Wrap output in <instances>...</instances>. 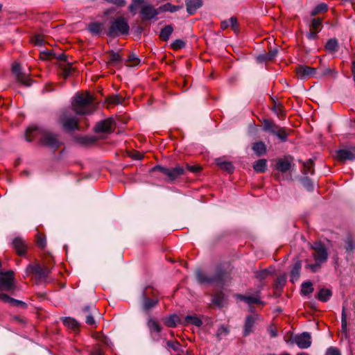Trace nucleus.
Segmentation results:
<instances>
[{"label":"nucleus","instance_id":"f257e3e1","mask_svg":"<svg viewBox=\"0 0 355 355\" xmlns=\"http://www.w3.org/2000/svg\"><path fill=\"white\" fill-rule=\"evenodd\" d=\"M15 275L13 271L9 270L0 272V300L3 302L10 304L13 306L26 308V304L21 300H15L3 292H11L15 289Z\"/></svg>","mask_w":355,"mask_h":355},{"label":"nucleus","instance_id":"f03ea898","mask_svg":"<svg viewBox=\"0 0 355 355\" xmlns=\"http://www.w3.org/2000/svg\"><path fill=\"white\" fill-rule=\"evenodd\" d=\"M40 137L42 144L51 149H57L61 144L58 135L51 131L39 128L37 126H30L26 132V139L31 141L34 137Z\"/></svg>","mask_w":355,"mask_h":355},{"label":"nucleus","instance_id":"7ed1b4c3","mask_svg":"<svg viewBox=\"0 0 355 355\" xmlns=\"http://www.w3.org/2000/svg\"><path fill=\"white\" fill-rule=\"evenodd\" d=\"M94 98L89 92L77 93L71 101L73 110L78 115L92 114L96 108Z\"/></svg>","mask_w":355,"mask_h":355},{"label":"nucleus","instance_id":"20e7f679","mask_svg":"<svg viewBox=\"0 0 355 355\" xmlns=\"http://www.w3.org/2000/svg\"><path fill=\"white\" fill-rule=\"evenodd\" d=\"M129 29L127 20L123 17H119L110 22L107 34L110 37H115L119 35H127Z\"/></svg>","mask_w":355,"mask_h":355},{"label":"nucleus","instance_id":"39448f33","mask_svg":"<svg viewBox=\"0 0 355 355\" xmlns=\"http://www.w3.org/2000/svg\"><path fill=\"white\" fill-rule=\"evenodd\" d=\"M224 275L225 273L221 270H218L214 275L204 273L200 270H196V278L198 282L204 284L221 283L223 280Z\"/></svg>","mask_w":355,"mask_h":355},{"label":"nucleus","instance_id":"423d86ee","mask_svg":"<svg viewBox=\"0 0 355 355\" xmlns=\"http://www.w3.org/2000/svg\"><path fill=\"white\" fill-rule=\"evenodd\" d=\"M154 171H159L167 177L168 182H173L181 175L184 174L183 166H177L174 168H166L161 166H156L153 168Z\"/></svg>","mask_w":355,"mask_h":355},{"label":"nucleus","instance_id":"0eeeda50","mask_svg":"<svg viewBox=\"0 0 355 355\" xmlns=\"http://www.w3.org/2000/svg\"><path fill=\"white\" fill-rule=\"evenodd\" d=\"M49 266H41L38 263L29 264L26 268L25 273L27 276L35 274L39 280H45L51 273Z\"/></svg>","mask_w":355,"mask_h":355},{"label":"nucleus","instance_id":"6e6552de","mask_svg":"<svg viewBox=\"0 0 355 355\" xmlns=\"http://www.w3.org/2000/svg\"><path fill=\"white\" fill-rule=\"evenodd\" d=\"M60 121L63 128L67 131L79 130L78 120L76 116H72L68 110L62 112L60 116Z\"/></svg>","mask_w":355,"mask_h":355},{"label":"nucleus","instance_id":"1a4fd4ad","mask_svg":"<svg viewBox=\"0 0 355 355\" xmlns=\"http://www.w3.org/2000/svg\"><path fill=\"white\" fill-rule=\"evenodd\" d=\"M159 13V7L155 8L153 5L148 3L143 5L140 10V17L143 21L156 19Z\"/></svg>","mask_w":355,"mask_h":355},{"label":"nucleus","instance_id":"9d476101","mask_svg":"<svg viewBox=\"0 0 355 355\" xmlns=\"http://www.w3.org/2000/svg\"><path fill=\"white\" fill-rule=\"evenodd\" d=\"M312 249L313 250V257L317 263H324L328 258V253L326 248L320 242L315 243Z\"/></svg>","mask_w":355,"mask_h":355},{"label":"nucleus","instance_id":"9b49d317","mask_svg":"<svg viewBox=\"0 0 355 355\" xmlns=\"http://www.w3.org/2000/svg\"><path fill=\"white\" fill-rule=\"evenodd\" d=\"M336 159L340 162L355 159V147L340 149L336 152Z\"/></svg>","mask_w":355,"mask_h":355},{"label":"nucleus","instance_id":"f8f14e48","mask_svg":"<svg viewBox=\"0 0 355 355\" xmlns=\"http://www.w3.org/2000/svg\"><path fill=\"white\" fill-rule=\"evenodd\" d=\"M236 299L246 302L249 305L252 304H263L264 303L261 300L260 292L257 291L255 293L248 295L236 294Z\"/></svg>","mask_w":355,"mask_h":355},{"label":"nucleus","instance_id":"ddd939ff","mask_svg":"<svg viewBox=\"0 0 355 355\" xmlns=\"http://www.w3.org/2000/svg\"><path fill=\"white\" fill-rule=\"evenodd\" d=\"M12 71L15 73L17 80L22 85L26 87H28L31 85V78L27 75L21 71V67L18 63H14L12 64Z\"/></svg>","mask_w":355,"mask_h":355},{"label":"nucleus","instance_id":"4468645a","mask_svg":"<svg viewBox=\"0 0 355 355\" xmlns=\"http://www.w3.org/2000/svg\"><path fill=\"white\" fill-rule=\"evenodd\" d=\"M311 335L308 332H303L294 338V342L300 349H306L311 345Z\"/></svg>","mask_w":355,"mask_h":355},{"label":"nucleus","instance_id":"2eb2a0df","mask_svg":"<svg viewBox=\"0 0 355 355\" xmlns=\"http://www.w3.org/2000/svg\"><path fill=\"white\" fill-rule=\"evenodd\" d=\"M82 313L85 318V322L88 325L94 326L96 324L94 315L97 313V310L94 306H85L82 310Z\"/></svg>","mask_w":355,"mask_h":355},{"label":"nucleus","instance_id":"dca6fc26","mask_svg":"<svg viewBox=\"0 0 355 355\" xmlns=\"http://www.w3.org/2000/svg\"><path fill=\"white\" fill-rule=\"evenodd\" d=\"M297 75L302 79L309 78L313 76L317 77L316 69L309 66H300L296 69Z\"/></svg>","mask_w":355,"mask_h":355},{"label":"nucleus","instance_id":"f3484780","mask_svg":"<svg viewBox=\"0 0 355 355\" xmlns=\"http://www.w3.org/2000/svg\"><path fill=\"white\" fill-rule=\"evenodd\" d=\"M114 122V121L112 118L99 121L95 126V131L98 133L109 132L111 131Z\"/></svg>","mask_w":355,"mask_h":355},{"label":"nucleus","instance_id":"a211bd4d","mask_svg":"<svg viewBox=\"0 0 355 355\" xmlns=\"http://www.w3.org/2000/svg\"><path fill=\"white\" fill-rule=\"evenodd\" d=\"M12 245L18 255L23 256L26 254L27 246L22 238L15 237L12 240Z\"/></svg>","mask_w":355,"mask_h":355},{"label":"nucleus","instance_id":"6ab92c4d","mask_svg":"<svg viewBox=\"0 0 355 355\" xmlns=\"http://www.w3.org/2000/svg\"><path fill=\"white\" fill-rule=\"evenodd\" d=\"M187 12L189 15H193L200 8L203 2L202 0H185Z\"/></svg>","mask_w":355,"mask_h":355},{"label":"nucleus","instance_id":"aec40b11","mask_svg":"<svg viewBox=\"0 0 355 355\" xmlns=\"http://www.w3.org/2000/svg\"><path fill=\"white\" fill-rule=\"evenodd\" d=\"M211 302L216 306L223 308L227 304V299L225 294L220 291L213 295Z\"/></svg>","mask_w":355,"mask_h":355},{"label":"nucleus","instance_id":"412c9836","mask_svg":"<svg viewBox=\"0 0 355 355\" xmlns=\"http://www.w3.org/2000/svg\"><path fill=\"white\" fill-rule=\"evenodd\" d=\"M257 318H258L257 315H248L246 317L245 321V325H244V331H243L244 336H247L250 333L252 332V331H253L252 328H253Z\"/></svg>","mask_w":355,"mask_h":355},{"label":"nucleus","instance_id":"4be33fe9","mask_svg":"<svg viewBox=\"0 0 355 355\" xmlns=\"http://www.w3.org/2000/svg\"><path fill=\"white\" fill-rule=\"evenodd\" d=\"M291 163L286 158H284V159L281 158L277 161L276 168L277 171H279L281 173H284L288 172L291 169Z\"/></svg>","mask_w":355,"mask_h":355},{"label":"nucleus","instance_id":"5701e85b","mask_svg":"<svg viewBox=\"0 0 355 355\" xmlns=\"http://www.w3.org/2000/svg\"><path fill=\"white\" fill-rule=\"evenodd\" d=\"M104 28V25L101 22H92L88 25V31L94 35H99L101 34Z\"/></svg>","mask_w":355,"mask_h":355},{"label":"nucleus","instance_id":"b1692460","mask_svg":"<svg viewBox=\"0 0 355 355\" xmlns=\"http://www.w3.org/2000/svg\"><path fill=\"white\" fill-rule=\"evenodd\" d=\"M302 267V263L300 261H297L291 271V281L295 282L298 280L300 275V270Z\"/></svg>","mask_w":355,"mask_h":355},{"label":"nucleus","instance_id":"393cba45","mask_svg":"<svg viewBox=\"0 0 355 355\" xmlns=\"http://www.w3.org/2000/svg\"><path fill=\"white\" fill-rule=\"evenodd\" d=\"M143 299H144V303H143V309L145 311H148L153 307H154L157 303L158 300H152L147 297L146 291L143 292Z\"/></svg>","mask_w":355,"mask_h":355},{"label":"nucleus","instance_id":"a878e982","mask_svg":"<svg viewBox=\"0 0 355 355\" xmlns=\"http://www.w3.org/2000/svg\"><path fill=\"white\" fill-rule=\"evenodd\" d=\"M263 128L265 131L269 132L270 133L275 135L277 129L279 128L274 122L270 120L265 119L263 122Z\"/></svg>","mask_w":355,"mask_h":355},{"label":"nucleus","instance_id":"bb28decb","mask_svg":"<svg viewBox=\"0 0 355 355\" xmlns=\"http://www.w3.org/2000/svg\"><path fill=\"white\" fill-rule=\"evenodd\" d=\"M252 148L257 156H261L266 153V146L263 141L254 143Z\"/></svg>","mask_w":355,"mask_h":355},{"label":"nucleus","instance_id":"cd10ccee","mask_svg":"<svg viewBox=\"0 0 355 355\" xmlns=\"http://www.w3.org/2000/svg\"><path fill=\"white\" fill-rule=\"evenodd\" d=\"M238 21L236 17H231L228 20L223 21L220 24V28L223 30L227 28L229 26H231L234 31L236 32L237 30Z\"/></svg>","mask_w":355,"mask_h":355},{"label":"nucleus","instance_id":"c85d7f7f","mask_svg":"<svg viewBox=\"0 0 355 355\" xmlns=\"http://www.w3.org/2000/svg\"><path fill=\"white\" fill-rule=\"evenodd\" d=\"M346 309H347V305L345 304V303H344L343 305L342 315H341V331L343 334H345V336H347V331H348Z\"/></svg>","mask_w":355,"mask_h":355},{"label":"nucleus","instance_id":"c756f323","mask_svg":"<svg viewBox=\"0 0 355 355\" xmlns=\"http://www.w3.org/2000/svg\"><path fill=\"white\" fill-rule=\"evenodd\" d=\"M332 295V293L330 289L328 288H321L318 293L317 298L324 302H327Z\"/></svg>","mask_w":355,"mask_h":355},{"label":"nucleus","instance_id":"7c9ffc66","mask_svg":"<svg viewBox=\"0 0 355 355\" xmlns=\"http://www.w3.org/2000/svg\"><path fill=\"white\" fill-rule=\"evenodd\" d=\"M173 31V28L171 25L165 26L160 31L159 37L163 41H168Z\"/></svg>","mask_w":355,"mask_h":355},{"label":"nucleus","instance_id":"2f4dec72","mask_svg":"<svg viewBox=\"0 0 355 355\" xmlns=\"http://www.w3.org/2000/svg\"><path fill=\"white\" fill-rule=\"evenodd\" d=\"M322 20L320 18H313L310 24L309 30L319 33L322 30Z\"/></svg>","mask_w":355,"mask_h":355},{"label":"nucleus","instance_id":"473e14b6","mask_svg":"<svg viewBox=\"0 0 355 355\" xmlns=\"http://www.w3.org/2000/svg\"><path fill=\"white\" fill-rule=\"evenodd\" d=\"M182 8V6H175L173 5L170 3H165L159 7L160 12H175L178 11Z\"/></svg>","mask_w":355,"mask_h":355},{"label":"nucleus","instance_id":"72a5a7b5","mask_svg":"<svg viewBox=\"0 0 355 355\" xmlns=\"http://www.w3.org/2000/svg\"><path fill=\"white\" fill-rule=\"evenodd\" d=\"M266 160L264 159H261L255 162L253 165V168L257 173H263L266 170Z\"/></svg>","mask_w":355,"mask_h":355},{"label":"nucleus","instance_id":"f704fd0d","mask_svg":"<svg viewBox=\"0 0 355 355\" xmlns=\"http://www.w3.org/2000/svg\"><path fill=\"white\" fill-rule=\"evenodd\" d=\"M185 322L193 324L198 327L202 324V320L196 315H189L185 318Z\"/></svg>","mask_w":355,"mask_h":355},{"label":"nucleus","instance_id":"c9c22d12","mask_svg":"<svg viewBox=\"0 0 355 355\" xmlns=\"http://www.w3.org/2000/svg\"><path fill=\"white\" fill-rule=\"evenodd\" d=\"M179 322V317L175 315H171L164 319V324L168 327H175Z\"/></svg>","mask_w":355,"mask_h":355},{"label":"nucleus","instance_id":"e433bc0d","mask_svg":"<svg viewBox=\"0 0 355 355\" xmlns=\"http://www.w3.org/2000/svg\"><path fill=\"white\" fill-rule=\"evenodd\" d=\"M63 324L71 329H76L78 328V322L73 318L70 317H66L62 319Z\"/></svg>","mask_w":355,"mask_h":355},{"label":"nucleus","instance_id":"4c0bfd02","mask_svg":"<svg viewBox=\"0 0 355 355\" xmlns=\"http://www.w3.org/2000/svg\"><path fill=\"white\" fill-rule=\"evenodd\" d=\"M325 49L329 52H336L338 49V41L335 38L330 39L327 41Z\"/></svg>","mask_w":355,"mask_h":355},{"label":"nucleus","instance_id":"58836bf2","mask_svg":"<svg viewBox=\"0 0 355 355\" xmlns=\"http://www.w3.org/2000/svg\"><path fill=\"white\" fill-rule=\"evenodd\" d=\"M345 248L347 252H351L355 250V241L351 235H348L345 240Z\"/></svg>","mask_w":355,"mask_h":355},{"label":"nucleus","instance_id":"ea45409f","mask_svg":"<svg viewBox=\"0 0 355 355\" xmlns=\"http://www.w3.org/2000/svg\"><path fill=\"white\" fill-rule=\"evenodd\" d=\"M122 60L121 56L113 51L110 52L109 63L111 64H119Z\"/></svg>","mask_w":355,"mask_h":355},{"label":"nucleus","instance_id":"a19ab883","mask_svg":"<svg viewBox=\"0 0 355 355\" xmlns=\"http://www.w3.org/2000/svg\"><path fill=\"white\" fill-rule=\"evenodd\" d=\"M327 10V6L324 3L317 5L311 11V15L315 16L320 13L324 12Z\"/></svg>","mask_w":355,"mask_h":355},{"label":"nucleus","instance_id":"79ce46f5","mask_svg":"<svg viewBox=\"0 0 355 355\" xmlns=\"http://www.w3.org/2000/svg\"><path fill=\"white\" fill-rule=\"evenodd\" d=\"M313 291V285L311 282H306L302 284L301 292L303 295H307Z\"/></svg>","mask_w":355,"mask_h":355},{"label":"nucleus","instance_id":"37998d69","mask_svg":"<svg viewBox=\"0 0 355 355\" xmlns=\"http://www.w3.org/2000/svg\"><path fill=\"white\" fill-rule=\"evenodd\" d=\"M217 164L220 167L221 169L225 170L228 173H232L234 171V166L231 162L218 161Z\"/></svg>","mask_w":355,"mask_h":355},{"label":"nucleus","instance_id":"c03bdc74","mask_svg":"<svg viewBox=\"0 0 355 355\" xmlns=\"http://www.w3.org/2000/svg\"><path fill=\"white\" fill-rule=\"evenodd\" d=\"M313 162L311 159L307 160L304 163V173L305 175H312L313 173Z\"/></svg>","mask_w":355,"mask_h":355},{"label":"nucleus","instance_id":"a18cd8bd","mask_svg":"<svg viewBox=\"0 0 355 355\" xmlns=\"http://www.w3.org/2000/svg\"><path fill=\"white\" fill-rule=\"evenodd\" d=\"M274 135L277 136L282 141H286L288 134L285 128L279 127Z\"/></svg>","mask_w":355,"mask_h":355},{"label":"nucleus","instance_id":"49530a36","mask_svg":"<svg viewBox=\"0 0 355 355\" xmlns=\"http://www.w3.org/2000/svg\"><path fill=\"white\" fill-rule=\"evenodd\" d=\"M335 73L336 72L334 69L328 67L320 71L319 73L317 72V78H322L324 76H333Z\"/></svg>","mask_w":355,"mask_h":355},{"label":"nucleus","instance_id":"de8ad7c7","mask_svg":"<svg viewBox=\"0 0 355 355\" xmlns=\"http://www.w3.org/2000/svg\"><path fill=\"white\" fill-rule=\"evenodd\" d=\"M107 103L110 105H118L122 103V98L119 95H113L107 98Z\"/></svg>","mask_w":355,"mask_h":355},{"label":"nucleus","instance_id":"09e8293b","mask_svg":"<svg viewBox=\"0 0 355 355\" xmlns=\"http://www.w3.org/2000/svg\"><path fill=\"white\" fill-rule=\"evenodd\" d=\"M148 325L150 329L153 330L155 332L159 333L162 330L160 325L155 320L152 318L149 319L148 322Z\"/></svg>","mask_w":355,"mask_h":355},{"label":"nucleus","instance_id":"8fccbe9b","mask_svg":"<svg viewBox=\"0 0 355 355\" xmlns=\"http://www.w3.org/2000/svg\"><path fill=\"white\" fill-rule=\"evenodd\" d=\"M229 334V329L225 327H220L216 331V336L218 340H221L223 337L226 336Z\"/></svg>","mask_w":355,"mask_h":355},{"label":"nucleus","instance_id":"3c124183","mask_svg":"<svg viewBox=\"0 0 355 355\" xmlns=\"http://www.w3.org/2000/svg\"><path fill=\"white\" fill-rule=\"evenodd\" d=\"M139 63V59L135 55L130 54L128 60H127L126 65L128 67L136 66Z\"/></svg>","mask_w":355,"mask_h":355},{"label":"nucleus","instance_id":"603ef678","mask_svg":"<svg viewBox=\"0 0 355 355\" xmlns=\"http://www.w3.org/2000/svg\"><path fill=\"white\" fill-rule=\"evenodd\" d=\"M73 71V68L71 64H66L62 68V75L64 78H67L68 76L72 74Z\"/></svg>","mask_w":355,"mask_h":355},{"label":"nucleus","instance_id":"864d4df0","mask_svg":"<svg viewBox=\"0 0 355 355\" xmlns=\"http://www.w3.org/2000/svg\"><path fill=\"white\" fill-rule=\"evenodd\" d=\"M171 48L173 50H179L181 49H183L185 46V42L182 40H175L172 44H171Z\"/></svg>","mask_w":355,"mask_h":355},{"label":"nucleus","instance_id":"5fc2aeb1","mask_svg":"<svg viewBox=\"0 0 355 355\" xmlns=\"http://www.w3.org/2000/svg\"><path fill=\"white\" fill-rule=\"evenodd\" d=\"M36 243L38 247L42 249L44 248L46 245V239L40 234H37L36 238Z\"/></svg>","mask_w":355,"mask_h":355},{"label":"nucleus","instance_id":"6e6d98bb","mask_svg":"<svg viewBox=\"0 0 355 355\" xmlns=\"http://www.w3.org/2000/svg\"><path fill=\"white\" fill-rule=\"evenodd\" d=\"M272 110L277 114L278 117H283L284 116V112L282 108L281 105H275Z\"/></svg>","mask_w":355,"mask_h":355},{"label":"nucleus","instance_id":"4d7b16f0","mask_svg":"<svg viewBox=\"0 0 355 355\" xmlns=\"http://www.w3.org/2000/svg\"><path fill=\"white\" fill-rule=\"evenodd\" d=\"M325 355H341V354L338 348L330 347L327 349Z\"/></svg>","mask_w":355,"mask_h":355},{"label":"nucleus","instance_id":"13d9d810","mask_svg":"<svg viewBox=\"0 0 355 355\" xmlns=\"http://www.w3.org/2000/svg\"><path fill=\"white\" fill-rule=\"evenodd\" d=\"M33 42L35 45H42L44 43V39L42 35H37L33 38Z\"/></svg>","mask_w":355,"mask_h":355},{"label":"nucleus","instance_id":"bf43d9fd","mask_svg":"<svg viewBox=\"0 0 355 355\" xmlns=\"http://www.w3.org/2000/svg\"><path fill=\"white\" fill-rule=\"evenodd\" d=\"M320 265L321 263L315 262V263L307 264L306 268H309L312 272H315L320 268Z\"/></svg>","mask_w":355,"mask_h":355},{"label":"nucleus","instance_id":"052dcab7","mask_svg":"<svg viewBox=\"0 0 355 355\" xmlns=\"http://www.w3.org/2000/svg\"><path fill=\"white\" fill-rule=\"evenodd\" d=\"M106 1L112 3L118 7H123L125 5V0H105Z\"/></svg>","mask_w":355,"mask_h":355},{"label":"nucleus","instance_id":"680f3d73","mask_svg":"<svg viewBox=\"0 0 355 355\" xmlns=\"http://www.w3.org/2000/svg\"><path fill=\"white\" fill-rule=\"evenodd\" d=\"M268 334L271 338H275L277 336V331L273 324H271L268 329Z\"/></svg>","mask_w":355,"mask_h":355},{"label":"nucleus","instance_id":"e2e57ef3","mask_svg":"<svg viewBox=\"0 0 355 355\" xmlns=\"http://www.w3.org/2000/svg\"><path fill=\"white\" fill-rule=\"evenodd\" d=\"M167 345H168V347H169L176 351L178 349V346L180 345V344L178 342L175 343L173 341H168Z\"/></svg>","mask_w":355,"mask_h":355},{"label":"nucleus","instance_id":"0e129e2a","mask_svg":"<svg viewBox=\"0 0 355 355\" xmlns=\"http://www.w3.org/2000/svg\"><path fill=\"white\" fill-rule=\"evenodd\" d=\"M187 168L192 173H198L200 171V167L198 166H189L187 165Z\"/></svg>","mask_w":355,"mask_h":355},{"label":"nucleus","instance_id":"69168bd1","mask_svg":"<svg viewBox=\"0 0 355 355\" xmlns=\"http://www.w3.org/2000/svg\"><path fill=\"white\" fill-rule=\"evenodd\" d=\"M318 33L315 31H310L309 33L306 34V37L309 40H315L318 37Z\"/></svg>","mask_w":355,"mask_h":355},{"label":"nucleus","instance_id":"338daca9","mask_svg":"<svg viewBox=\"0 0 355 355\" xmlns=\"http://www.w3.org/2000/svg\"><path fill=\"white\" fill-rule=\"evenodd\" d=\"M52 55L51 51H44L41 53V58L43 60L50 58V57Z\"/></svg>","mask_w":355,"mask_h":355},{"label":"nucleus","instance_id":"774afa93","mask_svg":"<svg viewBox=\"0 0 355 355\" xmlns=\"http://www.w3.org/2000/svg\"><path fill=\"white\" fill-rule=\"evenodd\" d=\"M136 10H137V5L132 2V3L129 6V10L132 12H135Z\"/></svg>","mask_w":355,"mask_h":355}]
</instances>
